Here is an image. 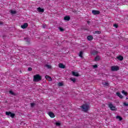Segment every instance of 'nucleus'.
I'll return each instance as SVG.
<instances>
[{
    "mask_svg": "<svg viewBox=\"0 0 128 128\" xmlns=\"http://www.w3.org/2000/svg\"><path fill=\"white\" fill-rule=\"evenodd\" d=\"M82 110L83 112H88L90 110V105L88 104H84L82 106Z\"/></svg>",
    "mask_w": 128,
    "mask_h": 128,
    "instance_id": "f257e3e1",
    "label": "nucleus"
},
{
    "mask_svg": "<svg viewBox=\"0 0 128 128\" xmlns=\"http://www.w3.org/2000/svg\"><path fill=\"white\" fill-rule=\"evenodd\" d=\"M34 82H40L42 80V76L40 74H36L34 76Z\"/></svg>",
    "mask_w": 128,
    "mask_h": 128,
    "instance_id": "f03ea898",
    "label": "nucleus"
},
{
    "mask_svg": "<svg viewBox=\"0 0 128 128\" xmlns=\"http://www.w3.org/2000/svg\"><path fill=\"white\" fill-rule=\"evenodd\" d=\"M6 116H10L12 118H14V116H15L14 114L12 113L11 112H6Z\"/></svg>",
    "mask_w": 128,
    "mask_h": 128,
    "instance_id": "7ed1b4c3",
    "label": "nucleus"
},
{
    "mask_svg": "<svg viewBox=\"0 0 128 128\" xmlns=\"http://www.w3.org/2000/svg\"><path fill=\"white\" fill-rule=\"evenodd\" d=\"M111 70L113 72H116L120 70V67H118V66H112L111 67Z\"/></svg>",
    "mask_w": 128,
    "mask_h": 128,
    "instance_id": "20e7f679",
    "label": "nucleus"
},
{
    "mask_svg": "<svg viewBox=\"0 0 128 128\" xmlns=\"http://www.w3.org/2000/svg\"><path fill=\"white\" fill-rule=\"evenodd\" d=\"M109 108H110L111 110H116V106H114L112 104H109Z\"/></svg>",
    "mask_w": 128,
    "mask_h": 128,
    "instance_id": "39448f33",
    "label": "nucleus"
},
{
    "mask_svg": "<svg viewBox=\"0 0 128 128\" xmlns=\"http://www.w3.org/2000/svg\"><path fill=\"white\" fill-rule=\"evenodd\" d=\"M45 78H46V80H48V82H52V78L48 75L46 76Z\"/></svg>",
    "mask_w": 128,
    "mask_h": 128,
    "instance_id": "423d86ee",
    "label": "nucleus"
},
{
    "mask_svg": "<svg viewBox=\"0 0 128 128\" xmlns=\"http://www.w3.org/2000/svg\"><path fill=\"white\" fill-rule=\"evenodd\" d=\"M92 14H100V11L93 10H92Z\"/></svg>",
    "mask_w": 128,
    "mask_h": 128,
    "instance_id": "0eeeda50",
    "label": "nucleus"
},
{
    "mask_svg": "<svg viewBox=\"0 0 128 128\" xmlns=\"http://www.w3.org/2000/svg\"><path fill=\"white\" fill-rule=\"evenodd\" d=\"M28 26V23H24L23 25L21 26V28H26Z\"/></svg>",
    "mask_w": 128,
    "mask_h": 128,
    "instance_id": "6e6552de",
    "label": "nucleus"
},
{
    "mask_svg": "<svg viewBox=\"0 0 128 128\" xmlns=\"http://www.w3.org/2000/svg\"><path fill=\"white\" fill-rule=\"evenodd\" d=\"M48 114L50 118H54V114L52 112H49Z\"/></svg>",
    "mask_w": 128,
    "mask_h": 128,
    "instance_id": "1a4fd4ad",
    "label": "nucleus"
},
{
    "mask_svg": "<svg viewBox=\"0 0 128 128\" xmlns=\"http://www.w3.org/2000/svg\"><path fill=\"white\" fill-rule=\"evenodd\" d=\"M37 10L38 12H44V9L40 8V7H39L37 8Z\"/></svg>",
    "mask_w": 128,
    "mask_h": 128,
    "instance_id": "9d476101",
    "label": "nucleus"
},
{
    "mask_svg": "<svg viewBox=\"0 0 128 128\" xmlns=\"http://www.w3.org/2000/svg\"><path fill=\"white\" fill-rule=\"evenodd\" d=\"M64 20H66V22H68V20H70V16H66L64 18Z\"/></svg>",
    "mask_w": 128,
    "mask_h": 128,
    "instance_id": "9b49d317",
    "label": "nucleus"
},
{
    "mask_svg": "<svg viewBox=\"0 0 128 128\" xmlns=\"http://www.w3.org/2000/svg\"><path fill=\"white\" fill-rule=\"evenodd\" d=\"M116 96H119V98H124V96H122V95L120 94V93L117 92L116 93Z\"/></svg>",
    "mask_w": 128,
    "mask_h": 128,
    "instance_id": "f8f14e48",
    "label": "nucleus"
},
{
    "mask_svg": "<svg viewBox=\"0 0 128 128\" xmlns=\"http://www.w3.org/2000/svg\"><path fill=\"white\" fill-rule=\"evenodd\" d=\"M58 66L60 68H66L64 65L62 64H60Z\"/></svg>",
    "mask_w": 128,
    "mask_h": 128,
    "instance_id": "ddd939ff",
    "label": "nucleus"
},
{
    "mask_svg": "<svg viewBox=\"0 0 128 128\" xmlns=\"http://www.w3.org/2000/svg\"><path fill=\"white\" fill-rule=\"evenodd\" d=\"M72 74L74 76H78V72H72Z\"/></svg>",
    "mask_w": 128,
    "mask_h": 128,
    "instance_id": "4468645a",
    "label": "nucleus"
},
{
    "mask_svg": "<svg viewBox=\"0 0 128 128\" xmlns=\"http://www.w3.org/2000/svg\"><path fill=\"white\" fill-rule=\"evenodd\" d=\"M94 38V37L92 36H89L87 37L88 40H92Z\"/></svg>",
    "mask_w": 128,
    "mask_h": 128,
    "instance_id": "2eb2a0df",
    "label": "nucleus"
},
{
    "mask_svg": "<svg viewBox=\"0 0 128 128\" xmlns=\"http://www.w3.org/2000/svg\"><path fill=\"white\" fill-rule=\"evenodd\" d=\"M117 58L119 60H124V57H122V56H119L117 57Z\"/></svg>",
    "mask_w": 128,
    "mask_h": 128,
    "instance_id": "dca6fc26",
    "label": "nucleus"
},
{
    "mask_svg": "<svg viewBox=\"0 0 128 128\" xmlns=\"http://www.w3.org/2000/svg\"><path fill=\"white\" fill-rule=\"evenodd\" d=\"M122 93L124 94V96H128V92H126V91L124 90H122Z\"/></svg>",
    "mask_w": 128,
    "mask_h": 128,
    "instance_id": "f3484780",
    "label": "nucleus"
},
{
    "mask_svg": "<svg viewBox=\"0 0 128 128\" xmlns=\"http://www.w3.org/2000/svg\"><path fill=\"white\" fill-rule=\"evenodd\" d=\"M10 12H11V14H16V10H10Z\"/></svg>",
    "mask_w": 128,
    "mask_h": 128,
    "instance_id": "a211bd4d",
    "label": "nucleus"
},
{
    "mask_svg": "<svg viewBox=\"0 0 128 128\" xmlns=\"http://www.w3.org/2000/svg\"><path fill=\"white\" fill-rule=\"evenodd\" d=\"M116 118H117L118 120H122V117L120 116H117L116 117Z\"/></svg>",
    "mask_w": 128,
    "mask_h": 128,
    "instance_id": "6ab92c4d",
    "label": "nucleus"
},
{
    "mask_svg": "<svg viewBox=\"0 0 128 128\" xmlns=\"http://www.w3.org/2000/svg\"><path fill=\"white\" fill-rule=\"evenodd\" d=\"M102 84H104V86H108V82H102Z\"/></svg>",
    "mask_w": 128,
    "mask_h": 128,
    "instance_id": "aec40b11",
    "label": "nucleus"
},
{
    "mask_svg": "<svg viewBox=\"0 0 128 128\" xmlns=\"http://www.w3.org/2000/svg\"><path fill=\"white\" fill-rule=\"evenodd\" d=\"M9 92L12 96H14V92H12V90L9 91Z\"/></svg>",
    "mask_w": 128,
    "mask_h": 128,
    "instance_id": "412c9836",
    "label": "nucleus"
},
{
    "mask_svg": "<svg viewBox=\"0 0 128 128\" xmlns=\"http://www.w3.org/2000/svg\"><path fill=\"white\" fill-rule=\"evenodd\" d=\"M95 60H96V61L100 60V57H99V56H96L95 58Z\"/></svg>",
    "mask_w": 128,
    "mask_h": 128,
    "instance_id": "4be33fe9",
    "label": "nucleus"
},
{
    "mask_svg": "<svg viewBox=\"0 0 128 128\" xmlns=\"http://www.w3.org/2000/svg\"><path fill=\"white\" fill-rule=\"evenodd\" d=\"M70 80H72V82H76V79L74 78H70Z\"/></svg>",
    "mask_w": 128,
    "mask_h": 128,
    "instance_id": "5701e85b",
    "label": "nucleus"
},
{
    "mask_svg": "<svg viewBox=\"0 0 128 128\" xmlns=\"http://www.w3.org/2000/svg\"><path fill=\"white\" fill-rule=\"evenodd\" d=\"M79 56H80V58H82V52H80Z\"/></svg>",
    "mask_w": 128,
    "mask_h": 128,
    "instance_id": "b1692460",
    "label": "nucleus"
},
{
    "mask_svg": "<svg viewBox=\"0 0 128 128\" xmlns=\"http://www.w3.org/2000/svg\"><path fill=\"white\" fill-rule=\"evenodd\" d=\"M46 68H52V66H50V65H48L46 64Z\"/></svg>",
    "mask_w": 128,
    "mask_h": 128,
    "instance_id": "393cba45",
    "label": "nucleus"
},
{
    "mask_svg": "<svg viewBox=\"0 0 128 128\" xmlns=\"http://www.w3.org/2000/svg\"><path fill=\"white\" fill-rule=\"evenodd\" d=\"M58 86H63L62 82H59L58 84Z\"/></svg>",
    "mask_w": 128,
    "mask_h": 128,
    "instance_id": "a878e982",
    "label": "nucleus"
},
{
    "mask_svg": "<svg viewBox=\"0 0 128 128\" xmlns=\"http://www.w3.org/2000/svg\"><path fill=\"white\" fill-rule=\"evenodd\" d=\"M59 30H60V32H64V28H59Z\"/></svg>",
    "mask_w": 128,
    "mask_h": 128,
    "instance_id": "bb28decb",
    "label": "nucleus"
},
{
    "mask_svg": "<svg viewBox=\"0 0 128 128\" xmlns=\"http://www.w3.org/2000/svg\"><path fill=\"white\" fill-rule=\"evenodd\" d=\"M124 106H128V104L126 102H124Z\"/></svg>",
    "mask_w": 128,
    "mask_h": 128,
    "instance_id": "cd10ccee",
    "label": "nucleus"
},
{
    "mask_svg": "<svg viewBox=\"0 0 128 128\" xmlns=\"http://www.w3.org/2000/svg\"><path fill=\"white\" fill-rule=\"evenodd\" d=\"M56 126H60V122H56Z\"/></svg>",
    "mask_w": 128,
    "mask_h": 128,
    "instance_id": "c85d7f7f",
    "label": "nucleus"
},
{
    "mask_svg": "<svg viewBox=\"0 0 128 128\" xmlns=\"http://www.w3.org/2000/svg\"><path fill=\"white\" fill-rule=\"evenodd\" d=\"M114 28H118V24H114Z\"/></svg>",
    "mask_w": 128,
    "mask_h": 128,
    "instance_id": "c756f323",
    "label": "nucleus"
},
{
    "mask_svg": "<svg viewBox=\"0 0 128 128\" xmlns=\"http://www.w3.org/2000/svg\"><path fill=\"white\" fill-rule=\"evenodd\" d=\"M32 70V68H28V70H29V71H30V70Z\"/></svg>",
    "mask_w": 128,
    "mask_h": 128,
    "instance_id": "7c9ffc66",
    "label": "nucleus"
},
{
    "mask_svg": "<svg viewBox=\"0 0 128 128\" xmlns=\"http://www.w3.org/2000/svg\"><path fill=\"white\" fill-rule=\"evenodd\" d=\"M30 105H31V106L32 107V106H34V103H31Z\"/></svg>",
    "mask_w": 128,
    "mask_h": 128,
    "instance_id": "2f4dec72",
    "label": "nucleus"
},
{
    "mask_svg": "<svg viewBox=\"0 0 128 128\" xmlns=\"http://www.w3.org/2000/svg\"><path fill=\"white\" fill-rule=\"evenodd\" d=\"M96 34H100V31H96Z\"/></svg>",
    "mask_w": 128,
    "mask_h": 128,
    "instance_id": "473e14b6",
    "label": "nucleus"
},
{
    "mask_svg": "<svg viewBox=\"0 0 128 128\" xmlns=\"http://www.w3.org/2000/svg\"><path fill=\"white\" fill-rule=\"evenodd\" d=\"M93 67H94V68H98V66H96V65H94V66H93Z\"/></svg>",
    "mask_w": 128,
    "mask_h": 128,
    "instance_id": "72a5a7b5",
    "label": "nucleus"
},
{
    "mask_svg": "<svg viewBox=\"0 0 128 128\" xmlns=\"http://www.w3.org/2000/svg\"><path fill=\"white\" fill-rule=\"evenodd\" d=\"M87 24H90V21H87Z\"/></svg>",
    "mask_w": 128,
    "mask_h": 128,
    "instance_id": "f704fd0d",
    "label": "nucleus"
},
{
    "mask_svg": "<svg viewBox=\"0 0 128 128\" xmlns=\"http://www.w3.org/2000/svg\"><path fill=\"white\" fill-rule=\"evenodd\" d=\"M43 28H46V25L45 26H43Z\"/></svg>",
    "mask_w": 128,
    "mask_h": 128,
    "instance_id": "c9c22d12",
    "label": "nucleus"
},
{
    "mask_svg": "<svg viewBox=\"0 0 128 128\" xmlns=\"http://www.w3.org/2000/svg\"><path fill=\"white\" fill-rule=\"evenodd\" d=\"M95 54H98V52L95 51Z\"/></svg>",
    "mask_w": 128,
    "mask_h": 128,
    "instance_id": "e433bc0d",
    "label": "nucleus"
},
{
    "mask_svg": "<svg viewBox=\"0 0 128 128\" xmlns=\"http://www.w3.org/2000/svg\"><path fill=\"white\" fill-rule=\"evenodd\" d=\"M126 100H128V98H126Z\"/></svg>",
    "mask_w": 128,
    "mask_h": 128,
    "instance_id": "4c0bfd02",
    "label": "nucleus"
},
{
    "mask_svg": "<svg viewBox=\"0 0 128 128\" xmlns=\"http://www.w3.org/2000/svg\"><path fill=\"white\" fill-rule=\"evenodd\" d=\"M26 42H28V40H26Z\"/></svg>",
    "mask_w": 128,
    "mask_h": 128,
    "instance_id": "58836bf2",
    "label": "nucleus"
}]
</instances>
